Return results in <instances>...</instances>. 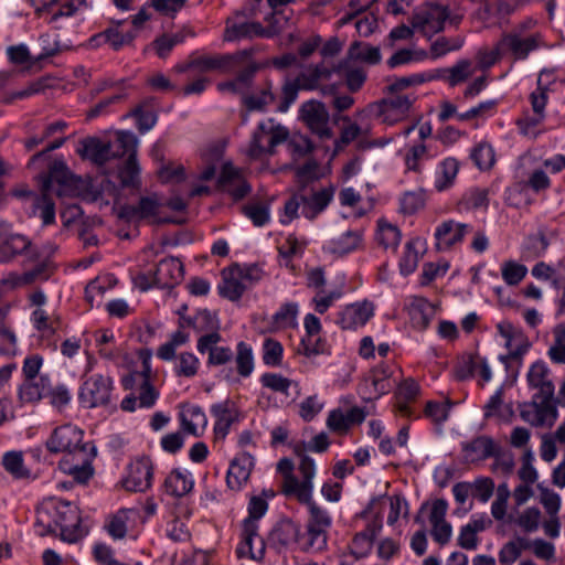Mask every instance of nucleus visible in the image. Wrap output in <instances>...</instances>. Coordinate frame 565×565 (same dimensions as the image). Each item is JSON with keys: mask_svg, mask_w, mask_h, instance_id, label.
<instances>
[{"mask_svg": "<svg viewBox=\"0 0 565 565\" xmlns=\"http://www.w3.org/2000/svg\"><path fill=\"white\" fill-rule=\"evenodd\" d=\"M212 413L215 420L214 433L216 438H225L231 425L237 420V411L233 404L225 402L214 405Z\"/></svg>", "mask_w": 565, "mask_h": 565, "instance_id": "obj_39", "label": "nucleus"}, {"mask_svg": "<svg viewBox=\"0 0 565 565\" xmlns=\"http://www.w3.org/2000/svg\"><path fill=\"white\" fill-rule=\"evenodd\" d=\"M50 452H63L60 469L72 476L78 483H86L94 473L92 460L96 456L95 447L83 443V431L73 425L55 428L46 440Z\"/></svg>", "mask_w": 565, "mask_h": 565, "instance_id": "obj_1", "label": "nucleus"}, {"mask_svg": "<svg viewBox=\"0 0 565 565\" xmlns=\"http://www.w3.org/2000/svg\"><path fill=\"white\" fill-rule=\"evenodd\" d=\"M56 511L57 500L47 499L44 500L36 510V524L43 527L44 532H53L56 530Z\"/></svg>", "mask_w": 565, "mask_h": 565, "instance_id": "obj_46", "label": "nucleus"}, {"mask_svg": "<svg viewBox=\"0 0 565 565\" xmlns=\"http://www.w3.org/2000/svg\"><path fill=\"white\" fill-rule=\"evenodd\" d=\"M300 527L291 520H281L276 524L269 535V543L278 551L288 548L299 541Z\"/></svg>", "mask_w": 565, "mask_h": 565, "instance_id": "obj_26", "label": "nucleus"}, {"mask_svg": "<svg viewBox=\"0 0 565 565\" xmlns=\"http://www.w3.org/2000/svg\"><path fill=\"white\" fill-rule=\"evenodd\" d=\"M288 139V130L275 125L273 120L262 122L254 131L246 148V154L250 160H260L271 156L275 147Z\"/></svg>", "mask_w": 565, "mask_h": 565, "instance_id": "obj_3", "label": "nucleus"}, {"mask_svg": "<svg viewBox=\"0 0 565 565\" xmlns=\"http://www.w3.org/2000/svg\"><path fill=\"white\" fill-rule=\"evenodd\" d=\"M475 66L469 60H460L447 70V82L450 86H457L475 74Z\"/></svg>", "mask_w": 565, "mask_h": 565, "instance_id": "obj_54", "label": "nucleus"}, {"mask_svg": "<svg viewBox=\"0 0 565 565\" xmlns=\"http://www.w3.org/2000/svg\"><path fill=\"white\" fill-rule=\"evenodd\" d=\"M56 520L64 540L74 542L82 536L79 511L73 503L57 500Z\"/></svg>", "mask_w": 565, "mask_h": 565, "instance_id": "obj_14", "label": "nucleus"}, {"mask_svg": "<svg viewBox=\"0 0 565 565\" xmlns=\"http://www.w3.org/2000/svg\"><path fill=\"white\" fill-rule=\"evenodd\" d=\"M530 385L539 390L540 395L545 397L554 396V385L548 379V369L543 362H535L527 374Z\"/></svg>", "mask_w": 565, "mask_h": 565, "instance_id": "obj_40", "label": "nucleus"}, {"mask_svg": "<svg viewBox=\"0 0 565 565\" xmlns=\"http://www.w3.org/2000/svg\"><path fill=\"white\" fill-rule=\"evenodd\" d=\"M151 480L152 463L148 458H141L130 465L124 487L128 491L142 492L150 488Z\"/></svg>", "mask_w": 565, "mask_h": 565, "instance_id": "obj_21", "label": "nucleus"}, {"mask_svg": "<svg viewBox=\"0 0 565 565\" xmlns=\"http://www.w3.org/2000/svg\"><path fill=\"white\" fill-rule=\"evenodd\" d=\"M259 70L256 63H250L244 67L234 79L221 82L217 89L222 93H231L236 95H246L252 85L255 73Z\"/></svg>", "mask_w": 565, "mask_h": 565, "instance_id": "obj_32", "label": "nucleus"}, {"mask_svg": "<svg viewBox=\"0 0 565 565\" xmlns=\"http://www.w3.org/2000/svg\"><path fill=\"white\" fill-rule=\"evenodd\" d=\"M555 341L550 348V358L556 363H565V326L558 324L554 329Z\"/></svg>", "mask_w": 565, "mask_h": 565, "instance_id": "obj_64", "label": "nucleus"}, {"mask_svg": "<svg viewBox=\"0 0 565 565\" xmlns=\"http://www.w3.org/2000/svg\"><path fill=\"white\" fill-rule=\"evenodd\" d=\"M459 164L454 158L445 159L440 164V177L436 180L435 186L438 191L449 188L458 173Z\"/></svg>", "mask_w": 565, "mask_h": 565, "instance_id": "obj_62", "label": "nucleus"}, {"mask_svg": "<svg viewBox=\"0 0 565 565\" xmlns=\"http://www.w3.org/2000/svg\"><path fill=\"white\" fill-rule=\"evenodd\" d=\"M448 18L449 12L446 7L426 3L414 10L409 22L417 32L430 39L444 30L445 21Z\"/></svg>", "mask_w": 565, "mask_h": 565, "instance_id": "obj_4", "label": "nucleus"}, {"mask_svg": "<svg viewBox=\"0 0 565 565\" xmlns=\"http://www.w3.org/2000/svg\"><path fill=\"white\" fill-rule=\"evenodd\" d=\"M182 428L193 436L203 434L207 426V418L203 411L196 405H184L180 413Z\"/></svg>", "mask_w": 565, "mask_h": 565, "instance_id": "obj_37", "label": "nucleus"}, {"mask_svg": "<svg viewBox=\"0 0 565 565\" xmlns=\"http://www.w3.org/2000/svg\"><path fill=\"white\" fill-rule=\"evenodd\" d=\"M542 513L535 508H526L519 512L516 515H509V523L518 525L523 532L532 533L535 532L541 523Z\"/></svg>", "mask_w": 565, "mask_h": 565, "instance_id": "obj_45", "label": "nucleus"}, {"mask_svg": "<svg viewBox=\"0 0 565 565\" xmlns=\"http://www.w3.org/2000/svg\"><path fill=\"white\" fill-rule=\"evenodd\" d=\"M309 507L310 521L308 524L307 537L303 540L302 548L307 551H321L327 544L326 531L331 524V519L328 513L316 505L310 499L309 502H303Z\"/></svg>", "mask_w": 565, "mask_h": 565, "instance_id": "obj_6", "label": "nucleus"}, {"mask_svg": "<svg viewBox=\"0 0 565 565\" xmlns=\"http://www.w3.org/2000/svg\"><path fill=\"white\" fill-rule=\"evenodd\" d=\"M414 98L408 95H390L369 106V111L383 124L395 125L408 117Z\"/></svg>", "mask_w": 565, "mask_h": 565, "instance_id": "obj_5", "label": "nucleus"}, {"mask_svg": "<svg viewBox=\"0 0 565 565\" xmlns=\"http://www.w3.org/2000/svg\"><path fill=\"white\" fill-rule=\"evenodd\" d=\"M298 307L296 303H285L273 316L275 329L292 328L297 324Z\"/></svg>", "mask_w": 565, "mask_h": 565, "instance_id": "obj_61", "label": "nucleus"}, {"mask_svg": "<svg viewBox=\"0 0 565 565\" xmlns=\"http://www.w3.org/2000/svg\"><path fill=\"white\" fill-rule=\"evenodd\" d=\"M374 307L371 302L363 301L349 305L340 315L339 323L343 329H352L365 324L373 316Z\"/></svg>", "mask_w": 565, "mask_h": 565, "instance_id": "obj_28", "label": "nucleus"}, {"mask_svg": "<svg viewBox=\"0 0 565 565\" xmlns=\"http://www.w3.org/2000/svg\"><path fill=\"white\" fill-rule=\"evenodd\" d=\"M418 245V239H413L406 244L405 253L399 263L401 271L403 275H409L417 268L418 262L423 254L422 250H419Z\"/></svg>", "mask_w": 565, "mask_h": 565, "instance_id": "obj_57", "label": "nucleus"}, {"mask_svg": "<svg viewBox=\"0 0 565 565\" xmlns=\"http://www.w3.org/2000/svg\"><path fill=\"white\" fill-rule=\"evenodd\" d=\"M447 509V502L444 499H437L433 502L429 513L431 535L441 545L449 542L452 533L451 525L446 521Z\"/></svg>", "mask_w": 565, "mask_h": 565, "instance_id": "obj_20", "label": "nucleus"}, {"mask_svg": "<svg viewBox=\"0 0 565 565\" xmlns=\"http://www.w3.org/2000/svg\"><path fill=\"white\" fill-rule=\"evenodd\" d=\"M298 471L301 480L297 478V484L294 487L290 495L295 497L299 502H309L312 498V479L316 475L315 461L308 456H301Z\"/></svg>", "mask_w": 565, "mask_h": 565, "instance_id": "obj_22", "label": "nucleus"}, {"mask_svg": "<svg viewBox=\"0 0 565 565\" xmlns=\"http://www.w3.org/2000/svg\"><path fill=\"white\" fill-rule=\"evenodd\" d=\"M72 174L68 171L66 164L62 160H55L51 168L49 175L44 179L42 183V189L44 191H50L55 193L56 195H61L60 189L55 188V183L58 185H63L68 183Z\"/></svg>", "mask_w": 565, "mask_h": 565, "instance_id": "obj_42", "label": "nucleus"}, {"mask_svg": "<svg viewBox=\"0 0 565 565\" xmlns=\"http://www.w3.org/2000/svg\"><path fill=\"white\" fill-rule=\"evenodd\" d=\"M241 15H243V13L237 12L235 17L227 18L223 36L224 41L233 42L241 39H253L255 36L269 38L278 32L275 28L265 29L258 22L239 21L238 18Z\"/></svg>", "mask_w": 565, "mask_h": 565, "instance_id": "obj_13", "label": "nucleus"}, {"mask_svg": "<svg viewBox=\"0 0 565 565\" xmlns=\"http://www.w3.org/2000/svg\"><path fill=\"white\" fill-rule=\"evenodd\" d=\"M354 61H364L370 64H376L381 60L380 49L371 45H362L359 42H354L347 54Z\"/></svg>", "mask_w": 565, "mask_h": 565, "instance_id": "obj_59", "label": "nucleus"}, {"mask_svg": "<svg viewBox=\"0 0 565 565\" xmlns=\"http://www.w3.org/2000/svg\"><path fill=\"white\" fill-rule=\"evenodd\" d=\"M163 205L164 203L157 194H151L142 196L137 205L121 206L118 211V216L128 221L148 220L154 224L168 223L170 220L160 215V210Z\"/></svg>", "mask_w": 565, "mask_h": 565, "instance_id": "obj_7", "label": "nucleus"}, {"mask_svg": "<svg viewBox=\"0 0 565 565\" xmlns=\"http://www.w3.org/2000/svg\"><path fill=\"white\" fill-rule=\"evenodd\" d=\"M116 284L117 280L113 275H105L95 278L86 287L85 292L87 301L93 306V302L97 297H102L106 290L115 287Z\"/></svg>", "mask_w": 565, "mask_h": 565, "instance_id": "obj_60", "label": "nucleus"}, {"mask_svg": "<svg viewBox=\"0 0 565 565\" xmlns=\"http://www.w3.org/2000/svg\"><path fill=\"white\" fill-rule=\"evenodd\" d=\"M275 100L271 84L266 83L243 97V105L249 111H264Z\"/></svg>", "mask_w": 565, "mask_h": 565, "instance_id": "obj_41", "label": "nucleus"}, {"mask_svg": "<svg viewBox=\"0 0 565 565\" xmlns=\"http://www.w3.org/2000/svg\"><path fill=\"white\" fill-rule=\"evenodd\" d=\"M24 267V273L9 274L6 278L1 280V285L6 289H13L25 285H32L49 279L54 271V265L52 260L46 258L41 259L40 263H33V265Z\"/></svg>", "mask_w": 565, "mask_h": 565, "instance_id": "obj_11", "label": "nucleus"}, {"mask_svg": "<svg viewBox=\"0 0 565 565\" xmlns=\"http://www.w3.org/2000/svg\"><path fill=\"white\" fill-rule=\"evenodd\" d=\"M222 284L218 286L220 294L232 300H238L247 288V284L242 278V267L231 266L222 271Z\"/></svg>", "mask_w": 565, "mask_h": 565, "instance_id": "obj_25", "label": "nucleus"}, {"mask_svg": "<svg viewBox=\"0 0 565 565\" xmlns=\"http://www.w3.org/2000/svg\"><path fill=\"white\" fill-rule=\"evenodd\" d=\"M497 328L511 359H519L527 352L531 343L522 330L508 321L500 322Z\"/></svg>", "mask_w": 565, "mask_h": 565, "instance_id": "obj_19", "label": "nucleus"}, {"mask_svg": "<svg viewBox=\"0 0 565 565\" xmlns=\"http://www.w3.org/2000/svg\"><path fill=\"white\" fill-rule=\"evenodd\" d=\"M471 159L480 170H489L495 163L494 149L488 142H480L473 148Z\"/></svg>", "mask_w": 565, "mask_h": 565, "instance_id": "obj_56", "label": "nucleus"}, {"mask_svg": "<svg viewBox=\"0 0 565 565\" xmlns=\"http://www.w3.org/2000/svg\"><path fill=\"white\" fill-rule=\"evenodd\" d=\"M527 547V543L523 537H516L502 545L499 551L498 557L502 565H511L522 555V552Z\"/></svg>", "mask_w": 565, "mask_h": 565, "instance_id": "obj_52", "label": "nucleus"}, {"mask_svg": "<svg viewBox=\"0 0 565 565\" xmlns=\"http://www.w3.org/2000/svg\"><path fill=\"white\" fill-rule=\"evenodd\" d=\"M50 392V381L46 376L24 380L19 390V397L24 403L39 402Z\"/></svg>", "mask_w": 565, "mask_h": 565, "instance_id": "obj_38", "label": "nucleus"}, {"mask_svg": "<svg viewBox=\"0 0 565 565\" xmlns=\"http://www.w3.org/2000/svg\"><path fill=\"white\" fill-rule=\"evenodd\" d=\"M164 488L168 493L174 497H182L193 488V480L180 470H173L166 479Z\"/></svg>", "mask_w": 565, "mask_h": 565, "instance_id": "obj_49", "label": "nucleus"}, {"mask_svg": "<svg viewBox=\"0 0 565 565\" xmlns=\"http://www.w3.org/2000/svg\"><path fill=\"white\" fill-rule=\"evenodd\" d=\"M494 452L495 454L491 456L494 459L491 466V471L493 473H500L503 476L512 473L514 469L513 455L509 451L503 450L499 444L495 447Z\"/></svg>", "mask_w": 565, "mask_h": 565, "instance_id": "obj_63", "label": "nucleus"}, {"mask_svg": "<svg viewBox=\"0 0 565 565\" xmlns=\"http://www.w3.org/2000/svg\"><path fill=\"white\" fill-rule=\"evenodd\" d=\"M299 116L309 130L321 140L331 139L330 116L323 103L311 99L302 104Z\"/></svg>", "mask_w": 565, "mask_h": 565, "instance_id": "obj_8", "label": "nucleus"}, {"mask_svg": "<svg viewBox=\"0 0 565 565\" xmlns=\"http://www.w3.org/2000/svg\"><path fill=\"white\" fill-rule=\"evenodd\" d=\"M55 252L54 244L46 243L36 247L26 236L13 233L7 223H0V263H10L15 257L23 256L24 266H29L43 258L52 260Z\"/></svg>", "mask_w": 565, "mask_h": 565, "instance_id": "obj_2", "label": "nucleus"}, {"mask_svg": "<svg viewBox=\"0 0 565 565\" xmlns=\"http://www.w3.org/2000/svg\"><path fill=\"white\" fill-rule=\"evenodd\" d=\"M86 0H55L39 10L40 14L49 15V23L55 22L58 18H68L77 12L86 10Z\"/></svg>", "mask_w": 565, "mask_h": 565, "instance_id": "obj_29", "label": "nucleus"}, {"mask_svg": "<svg viewBox=\"0 0 565 565\" xmlns=\"http://www.w3.org/2000/svg\"><path fill=\"white\" fill-rule=\"evenodd\" d=\"M94 339L98 354L103 359L114 360L119 355V350L116 345V337L111 330H99L94 334Z\"/></svg>", "mask_w": 565, "mask_h": 565, "instance_id": "obj_48", "label": "nucleus"}, {"mask_svg": "<svg viewBox=\"0 0 565 565\" xmlns=\"http://www.w3.org/2000/svg\"><path fill=\"white\" fill-rule=\"evenodd\" d=\"M354 60L348 55L334 66V72L345 81L348 89L352 93L358 92L366 79V73L362 67L353 64Z\"/></svg>", "mask_w": 565, "mask_h": 565, "instance_id": "obj_35", "label": "nucleus"}, {"mask_svg": "<svg viewBox=\"0 0 565 565\" xmlns=\"http://www.w3.org/2000/svg\"><path fill=\"white\" fill-rule=\"evenodd\" d=\"M498 444L489 436H479L462 445L465 459L470 462L482 461L491 457Z\"/></svg>", "mask_w": 565, "mask_h": 565, "instance_id": "obj_34", "label": "nucleus"}, {"mask_svg": "<svg viewBox=\"0 0 565 565\" xmlns=\"http://www.w3.org/2000/svg\"><path fill=\"white\" fill-rule=\"evenodd\" d=\"M545 74L541 73L537 78V89L533 92L530 96L533 116L526 117L524 119H520L518 121L519 126L523 130L524 134H527V130L524 128L525 125L536 126L544 118V109L547 103V90L543 87V76Z\"/></svg>", "mask_w": 565, "mask_h": 565, "instance_id": "obj_30", "label": "nucleus"}, {"mask_svg": "<svg viewBox=\"0 0 565 565\" xmlns=\"http://www.w3.org/2000/svg\"><path fill=\"white\" fill-rule=\"evenodd\" d=\"M361 243V234L358 231H348L337 235L331 241L332 253L347 254L355 249Z\"/></svg>", "mask_w": 565, "mask_h": 565, "instance_id": "obj_53", "label": "nucleus"}, {"mask_svg": "<svg viewBox=\"0 0 565 565\" xmlns=\"http://www.w3.org/2000/svg\"><path fill=\"white\" fill-rule=\"evenodd\" d=\"M183 278V267L177 258L162 259L154 273L153 282L161 288H171Z\"/></svg>", "mask_w": 565, "mask_h": 565, "instance_id": "obj_27", "label": "nucleus"}, {"mask_svg": "<svg viewBox=\"0 0 565 565\" xmlns=\"http://www.w3.org/2000/svg\"><path fill=\"white\" fill-rule=\"evenodd\" d=\"M111 380L103 375L90 376L83 385L81 399L88 407H96L108 403L110 397Z\"/></svg>", "mask_w": 565, "mask_h": 565, "instance_id": "obj_15", "label": "nucleus"}, {"mask_svg": "<svg viewBox=\"0 0 565 565\" xmlns=\"http://www.w3.org/2000/svg\"><path fill=\"white\" fill-rule=\"evenodd\" d=\"M333 190L331 188L320 189L309 194L305 192L302 214L308 220L316 218L331 202Z\"/></svg>", "mask_w": 565, "mask_h": 565, "instance_id": "obj_36", "label": "nucleus"}, {"mask_svg": "<svg viewBox=\"0 0 565 565\" xmlns=\"http://www.w3.org/2000/svg\"><path fill=\"white\" fill-rule=\"evenodd\" d=\"M391 372L387 366L374 369L360 386V393L366 401L379 398L381 395L390 392L394 383L391 381Z\"/></svg>", "mask_w": 565, "mask_h": 565, "instance_id": "obj_16", "label": "nucleus"}, {"mask_svg": "<svg viewBox=\"0 0 565 565\" xmlns=\"http://www.w3.org/2000/svg\"><path fill=\"white\" fill-rule=\"evenodd\" d=\"M253 54V50H243L234 54L205 55L192 60L186 67H194L199 72L218 71L222 73L231 72L235 66L247 61Z\"/></svg>", "mask_w": 565, "mask_h": 565, "instance_id": "obj_9", "label": "nucleus"}, {"mask_svg": "<svg viewBox=\"0 0 565 565\" xmlns=\"http://www.w3.org/2000/svg\"><path fill=\"white\" fill-rule=\"evenodd\" d=\"M500 44L510 49L518 58H524L537 46V40L533 35L522 39L514 34H508L502 38Z\"/></svg>", "mask_w": 565, "mask_h": 565, "instance_id": "obj_47", "label": "nucleus"}, {"mask_svg": "<svg viewBox=\"0 0 565 565\" xmlns=\"http://www.w3.org/2000/svg\"><path fill=\"white\" fill-rule=\"evenodd\" d=\"M138 140L131 132L120 131L116 135V147L120 149L119 156L128 154L125 166L119 171V178L124 185H132L139 173L136 159Z\"/></svg>", "mask_w": 565, "mask_h": 565, "instance_id": "obj_12", "label": "nucleus"}, {"mask_svg": "<svg viewBox=\"0 0 565 565\" xmlns=\"http://www.w3.org/2000/svg\"><path fill=\"white\" fill-rule=\"evenodd\" d=\"M365 413L360 407H352L348 411L337 408L330 412L327 418V426L330 430L343 435L353 424H360L364 420Z\"/></svg>", "mask_w": 565, "mask_h": 565, "instance_id": "obj_24", "label": "nucleus"}, {"mask_svg": "<svg viewBox=\"0 0 565 565\" xmlns=\"http://www.w3.org/2000/svg\"><path fill=\"white\" fill-rule=\"evenodd\" d=\"M253 468V458L248 454H242L233 459L227 472V484L231 489L238 490L248 480Z\"/></svg>", "mask_w": 565, "mask_h": 565, "instance_id": "obj_33", "label": "nucleus"}, {"mask_svg": "<svg viewBox=\"0 0 565 565\" xmlns=\"http://www.w3.org/2000/svg\"><path fill=\"white\" fill-rule=\"evenodd\" d=\"M468 231V225L455 223L454 221L444 222L436 230V246L439 250L449 249L451 246L460 242Z\"/></svg>", "mask_w": 565, "mask_h": 565, "instance_id": "obj_31", "label": "nucleus"}, {"mask_svg": "<svg viewBox=\"0 0 565 565\" xmlns=\"http://www.w3.org/2000/svg\"><path fill=\"white\" fill-rule=\"evenodd\" d=\"M2 463L4 469L15 479H23L30 477V470L24 466L21 452H7L3 456Z\"/></svg>", "mask_w": 565, "mask_h": 565, "instance_id": "obj_55", "label": "nucleus"}, {"mask_svg": "<svg viewBox=\"0 0 565 565\" xmlns=\"http://www.w3.org/2000/svg\"><path fill=\"white\" fill-rule=\"evenodd\" d=\"M150 366L148 360L143 361V370L138 376L141 377L139 394L137 396L139 407L150 408L154 405L159 392L149 382Z\"/></svg>", "mask_w": 565, "mask_h": 565, "instance_id": "obj_44", "label": "nucleus"}, {"mask_svg": "<svg viewBox=\"0 0 565 565\" xmlns=\"http://www.w3.org/2000/svg\"><path fill=\"white\" fill-rule=\"evenodd\" d=\"M552 399L553 397L536 394L531 403L523 405L522 419L536 427L552 426L557 417V409Z\"/></svg>", "mask_w": 565, "mask_h": 565, "instance_id": "obj_10", "label": "nucleus"}, {"mask_svg": "<svg viewBox=\"0 0 565 565\" xmlns=\"http://www.w3.org/2000/svg\"><path fill=\"white\" fill-rule=\"evenodd\" d=\"M491 520L478 519L472 520L465 525L459 534L458 543L462 548L475 550L478 545L477 534L488 526H490Z\"/></svg>", "mask_w": 565, "mask_h": 565, "instance_id": "obj_43", "label": "nucleus"}, {"mask_svg": "<svg viewBox=\"0 0 565 565\" xmlns=\"http://www.w3.org/2000/svg\"><path fill=\"white\" fill-rule=\"evenodd\" d=\"M265 554V542L258 534V524L252 521H244L242 529V542L237 547L239 557H248L260 561Z\"/></svg>", "mask_w": 565, "mask_h": 565, "instance_id": "obj_17", "label": "nucleus"}, {"mask_svg": "<svg viewBox=\"0 0 565 565\" xmlns=\"http://www.w3.org/2000/svg\"><path fill=\"white\" fill-rule=\"evenodd\" d=\"M117 148L116 152L111 151V145L109 142H103L98 138H86L79 142L77 153L83 159H88L96 164H104L111 157L119 156Z\"/></svg>", "mask_w": 565, "mask_h": 565, "instance_id": "obj_23", "label": "nucleus"}, {"mask_svg": "<svg viewBox=\"0 0 565 565\" xmlns=\"http://www.w3.org/2000/svg\"><path fill=\"white\" fill-rule=\"evenodd\" d=\"M376 241L384 249L395 250L401 241V232L397 226L380 220L377 223Z\"/></svg>", "mask_w": 565, "mask_h": 565, "instance_id": "obj_50", "label": "nucleus"}, {"mask_svg": "<svg viewBox=\"0 0 565 565\" xmlns=\"http://www.w3.org/2000/svg\"><path fill=\"white\" fill-rule=\"evenodd\" d=\"M434 78L433 75H425V74H414L411 76L394 78L388 83L386 86V90L390 95H401L399 93L404 89L420 85L427 81H431Z\"/></svg>", "mask_w": 565, "mask_h": 565, "instance_id": "obj_58", "label": "nucleus"}, {"mask_svg": "<svg viewBox=\"0 0 565 565\" xmlns=\"http://www.w3.org/2000/svg\"><path fill=\"white\" fill-rule=\"evenodd\" d=\"M218 185L236 201L245 198L250 192V186L242 172L231 162L223 164Z\"/></svg>", "mask_w": 565, "mask_h": 565, "instance_id": "obj_18", "label": "nucleus"}, {"mask_svg": "<svg viewBox=\"0 0 565 565\" xmlns=\"http://www.w3.org/2000/svg\"><path fill=\"white\" fill-rule=\"evenodd\" d=\"M131 515H136V512L130 509L119 510L117 513L111 515L106 525L108 533L114 539H122L127 533Z\"/></svg>", "mask_w": 565, "mask_h": 565, "instance_id": "obj_51", "label": "nucleus"}]
</instances>
